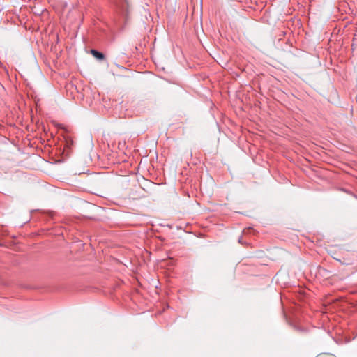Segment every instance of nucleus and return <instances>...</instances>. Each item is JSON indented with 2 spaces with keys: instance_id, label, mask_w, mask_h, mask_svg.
<instances>
[{
  "instance_id": "nucleus-2",
  "label": "nucleus",
  "mask_w": 357,
  "mask_h": 357,
  "mask_svg": "<svg viewBox=\"0 0 357 357\" xmlns=\"http://www.w3.org/2000/svg\"><path fill=\"white\" fill-rule=\"evenodd\" d=\"M317 357H336V356L331 354H322L318 355Z\"/></svg>"
},
{
  "instance_id": "nucleus-3",
  "label": "nucleus",
  "mask_w": 357,
  "mask_h": 357,
  "mask_svg": "<svg viewBox=\"0 0 357 357\" xmlns=\"http://www.w3.org/2000/svg\"><path fill=\"white\" fill-rule=\"evenodd\" d=\"M73 141L70 139L66 140V146L68 148H70L71 146H73Z\"/></svg>"
},
{
  "instance_id": "nucleus-1",
  "label": "nucleus",
  "mask_w": 357,
  "mask_h": 357,
  "mask_svg": "<svg viewBox=\"0 0 357 357\" xmlns=\"http://www.w3.org/2000/svg\"><path fill=\"white\" fill-rule=\"evenodd\" d=\"M90 52H91V54L95 58H96L98 61L104 60L105 56H104L103 53H102L98 50H91Z\"/></svg>"
},
{
  "instance_id": "nucleus-4",
  "label": "nucleus",
  "mask_w": 357,
  "mask_h": 357,
  "mask_svg": "<svg viewBox=\"0 0 357 357\" xmlns=\"http://www.w3.org/2000/svg\"><path fill=\"white\" fill-rule=\"evenodd\" d=\"M53 47H54V46H51V48H50L51 52H52V51H53ZM55 47H56V46H54V48H55Z\"/></svg>"
}]
</instances>
